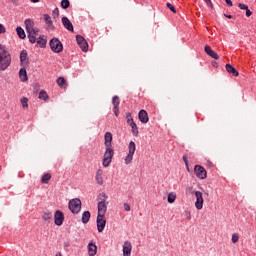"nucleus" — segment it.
Wrapping results in <instances>:
<instances>
[{"instance_id": "393cba45", "label": "nucleus", "mask_w": 256, "mask_h": 256, "mask_svg": "<svg viewBox=\"0 0 256 256\" xmlns=\"http://www.w3.org/2000/svg\"><path fill=\"white\" fill-rule=\"evenodd\" d=\"M177 199V194L175 192L168 193V203L174 204Z\"/></svg>"}, {"instance_id": "37998d69", "label": "nucleus", "mask_w": 256, "mask_h": 256, "mask_svg": "<svg viewBox=\"0 0 256 256\" xmlns=\"http://www.w3.org/2000/svg\"><path fill=\"white\" fill-rule=\"evenodd\" d=\"M204 2H205V4L207 5V7H209V8H214L213 3H212L211 0H207V1H204Z\"/></svg>"}, {"instance_id": "72a5a7b5", "label": "nucleus", "mask_w": 256, "mask_h": 256, "mask_svg": "<svg viewBox=\"0 0 256 256\" xmlns=\"http://www.w3.org/2000/svg\"><path fill=\"white\" fill-rule=\"evenodd\" d=\"M126 123H128V125H131L132 123H134L131 113H126Z\"/></svg>"}, {"instance_id": "3c124183", "label": "nucleus", "mask_w": 256, "mask_h": 256, "mask_svg": "<svg viewBox=\"0 0 256 256\" xmlns=\"http://www.w3.org/2000/svg\"><path fill=\"white\" fill-rule=\"evenodd\" d=\"M224 16H225L226 18H228V19L233 18V16H231V15H227V14H224Z\"/></svg>"}, {"instance_id": "bb28decb", "label": "nucleus", "mask_w": 256, "mask_h": 256, "mask_svg": "<svg viewBox=\"0 0 256 256\" xmlns=\"http://www.w3.org/2000/svg\"><path fill=\"white\" fill-rule=\"evenodd\" d=\"M129 125L132 128V135H134V137H138L139 129L137 127V124L135 122H132V124H129Z\"/></svg>"}, {"instance_id": "c756f323", "label": "nucleus", "mask_w": 256, "mask_h": 256, "mask_svg": "<svg viewBox=\"0 0 256 256\" xmlns=\"http://www.w3.org/2000/svg\"><path fill=\"white\" fill-rule=\"evenodd\" d=\"M43 220H44L46 223H50V221L52 220V214H51V212H46V213H44V215H43Z\"/></svg>"}, {"instance_id": "9d476101", "label": "nucleus", "mask_w": 256, "mask_h": 256, "mask_svg": "<svg viewBox=\"0 0 256 256\" xmlns=\"http://www.w3.org/2000/svg\"><path fill=\"white\" fill-rule=\"evenodd\" d=\"M76 40H77V43L79 44L80 48L82 49V51L87 52L89 45H88L87 41L85 40V38L81 35H77Z\"/></svg>"}, {"instance_id": "39448f33", "label": "nucleus", "mask_w": 256, "mask_h": 256, "mask_svg": "<svg viewBox=\"0 0 256 256\" xmlns=\"http://www.w3.org/2000/svg\"><path fill=\"white\" fill-rule=\"evenodd\" d=\"M115 155V152L113 148L106 147V151H104V158H103V166L109 167V165L112 163V159Z\"/></svg>"}, {"instance_id": "423d86ee", "label": "nucleus", "mask_w": 256, "mask_h": 256, "mask_svg": "<svg viewBox=\"0 0 256 256\" xmlns=\"http://www.w3.org/2000/svg\"><path fill=\"white\" fill-rule=\"evenodd\" d=\"M194 197L196 199L194 206L195 209L197 211H201L203 209V205H204V198H203V194L201 191H195L194 192Z\"/></svg>"}, {"instance_id": "c03bdc74", "label": "nucleus", "mask_w": 256, "mask_h": 256, "mask_svg": "<svg viewBox=\"0 0 256 256\" xmlns=\"http://www.w3.org/2000/svg\"><path fill=\"white\" fill-rule=\"evenodd\" d=\"M6 32V28L4 25L0 24V34H4Z\"/></svg>"}, {"instance_id": "4468645a", "label": "nucleus", "mask_w": 256, "mask_h": 256, "mask_svg": "<svg viewBox=\"0 0 256 256\" xmlns=\"http://www.w3.org/2000/svg\"><path fill=\"white\" fill-rule=\"evenodd\" d=\"M63 221H64L63 213L60 210L56 211V213H55V224H56V226H58V227L62 226Z\"/></svg>"}, {"instance_id": "de8ad7c7", "label": "nucleus", "mask_w": 256, "mask_h": 256, "mask_svg": "<svg viewBox=\"0 0 256 256\" xmlns=\"http://www.w3.org/2000/svg\"><path fill=\"white\" fill-rule=\"evenodd\" d=\"M114 115H119V107H114Z\"/></svg>"}, {"instance_id": "6ab92c4d", "label": "nucleus", "mask_w": 256, "mask_h": 256, "mask_svg": "<svg viewBox=\"0 0 256 256\" xmlns=\"http://www.w3.org/2000/svg\"><path fill=\"white\" fill-rule=\"evenodd\" d=\"M43 17H44L45 23L47 25V29L54 30L55 27L53 25V21H52L51 17L48 14H44Z\"/></svg>"}, {"instance_id": "aec40b11", "label": "nucleus", "mask_w": 256, "mask_h": 256, "mask_svg": "<svg viewBox=\"0 0 256 256\" xmlns=\"http://www.w3.org/2000/svg\"><path fill=\"white\" fill-rule=\"evenodd\" d=\"M225 69H226V71H227L229 74H232V75L235 76V77H237V76L239 75L238 70H237L234 66H232V65H230V64H226V65H225Z\"/></svg>"}, {"instance_id": "2eb2a0df", "label": "nucleus", "mask_w": 256, "mask_h": 256, "mask_svg": "<svg viewBox=\"0 0 256 256\" xmlns=\"http://www.w3.org/2000/svg\"><path fill=\"white\" fill-rule=\"evenodd\" d=\"M204 51L209 57L215 60L219 59V55L215 51H213L210 46H205Z\"/></svg>"}, {"instance_id": "473e14b6", "label": "nucleus", "mask_w": 256, "mask_h": 256, "mask_svg": "<svg viewBox=\"0 0 256 256\" xmlns=\"http://www.w3.org/2000/svg\"><path fill=\"white\" fill-rule=\"evenodd\" d=\"M39 98L47 101L49 99V96H48L47 92L43 90L40 92Z\"/></svg>"}, {"instance_id": "6e6552de", "label": "nucleus", "mask_w": 256, "mask_h": 256, "mask_svg": "<svg viewBox=\"0 0 256 256\" xmlns=\"http://www.w3.org/2000/svg\"><path fill=\"white\" fill-rule=\"evenodd\" d=\"M194 173L198 179H206L207 178V171L201 165L194 166Z\"/></svg>"}, {"instance_id": "ddd939ff", "label": "nucleus", "mask_w": 256, "mask_h": 256, "mask_svg": "<svg viewBox=\"0 0 256 256\" xmlns=\"http://www.w3.org/2000/svg\"><path fill=\"white\" fill-rule=\"evenodd\" d=\"M113 135L111 132L104 134V145L105 147L112 148Z\"/></svg>"}, {"instance_id": "0eeeda50", "label": "nucleus", "mask_w": 256, "mask_h": 256, "mask_svg": "<svg viewBox=\"0 0 256 256\" xmlns=\"http://www.w3.org/2000/svg\"><path fill=\"white\" fill-rule=\"evenodd\" d=\"M50 47L52 49V51H54L55 53H60L63 51V44L62 42L57 39V38H53L51 41H50Z\"/></svg>"}, {"instance_id": "a19ab883", "label": "nucleus", "mask_w": 256, "mask_h": 256, "mask_svg": "<svg viewBox=\"0 0 256 256\" xmlns=\"http://www.w3.org/2000/svg\"><path fill=\"white\" fill-rule=\"evenodd\" d=\"M238 7H239V9H241V10H248V6L247 5H245V4H243V3H239L238 4Z\"/></svg>"}, {"instance_id": "e433bc0d", "label": "nucleus", "mask_w": 256, "mask_h": 256, "mask_svg": "<svg viewBox=\"0 0 256 256\" xmlns=\"http://www.w3.org/2000/svg\"><path fill=\"white\" fill-rule=\"evenodd\" d=\"M27 56H28L27 52L26 51H22L21 54H20V61L22 63L25 62L26 59H27Z\"/></svg>"}, {"instance_id": "a18cd8bd", "label": "nucleus", "mask_w": 256, "mask_h": 256, "mask_svg": "<svg viewBox=\"0 0 256 256\" xmlns=\"http://www.w3.org/2000/svg\"><path fill=\"white\" fill-rule=\"evenodd\" d=\"M245 11H246L245 13L246 17H250L252 15V11L249 9V7Z\"/></svg>"}, {"instance_id": "8fccbe9b", "label": "nucleus", "mask_w": 256, "mask_h": 256, "mask_svg": "<svg viewBox=\"0 0 256 256\" xmlns=\"http://www.w3.org/2000/svg\"><path fill=\"white\" fill-rule=\"evenodd\" d=\"M186 217H187V219H190L191 218V213L190 212H186Z\"/></svg>"}, {"instance_id": "6e6d98bb", "label": "nucleus", "mask_w": 256, "mask_h": 256, "mask_svg": "<svg viewBox=\"0 0 256 256\" xmlns=\"http://www.w3.org/2000/svg\"><path fill=\"white\" fill-rule=\"evenodd\" d=\"M64 246H65V247H69V244H68V243H65Z\"/></svg>"}, {"instance_id": "7c9ffc66", "label": "nucleus", "mask_w": 256, "mask_h": 256, "mask_svg": "<svg viewBox=\"0 0 256 256\" xmlns=\"http://www.w3.org/2000/svg\"><path fill=\"white\" fill-rule=\"evenodd\" d=\"M51 174L47 173L45 175H43L42 177V183H45L47 185V183H49L50 179H51Z\"/></svg>"}, {"instance_id": "c85d7f7f", "label": "nucleus", "mask_w": 256, "mask_h": 256, "mask_svg": "<svg viewBox=\"0 0 256 256\" xmlns=\"http://www.w3.org/2000/svg\"><path fill=\"white\" fill-rule=\"evenodd\" d=\"M16 31H17L18 36L21 39H25L26 38L25 31L21 27H17Z\"/></svg>"}, {"instance_id": "f704fd0d", "label": "nucleus", "mask_w": 256, "mask_h": 256, "mask_svg": "<svg viewBox=\"0 0 256 256\" xmlns=\"http://www.w3.org/2000/svg\"><path fill=\"white\" fill-rule=\"evenodd\" d=\"M112 104H114V107H119L120 105V100L118 96L112 97Z\"/></svg>"}, {"instance_id": "c9c22d12", "label": "nucleus", "mask_w": 256, "mask_h": 256, "mask_svg": "<svg viewBox=\"0 0 256 256\" xmlns=\"http://www.w3.org/2000/svg\"><path fill=\"white\" fill-rule=\"evenodd\" d=\"M61 6L63 9H68L70 7V1L69 0H62Z\"/></svg>"}, {"instance_id": "a211bd4d", "label": "nucleus", "mask_w": 256, "mask_h": 256, "mask_svg": "<svg viewBox=\"0 0 256 256\" xmlns=\"http://www.w3.org/2000/svg\"><path fill=\"white\" fill-rule=\"evenodd\" d=\"M62 23L67 30L74 32L73 24L67 17L62 18Z\"/></svg>"}, {"instance_id": "2f4dec72", "label": "nucleus", "mask_w": 256, "mask_h": 256, "mask_svg": "<svg viewBox=\"0 0 256 256\" xmlns=\"http://www.w3.org/2000/svg\"><path fill=\"white\" fill-rule=\"evenodd\" d=\"M231 242H232L233 244H237V243L239 242V234L233 233V234H232V237H231Z\"/></svg>"}, {"instance_id": "5701e85b", "label": "nucleus", "mask_w": 256, "mask_h": 256, "mask_svg": "<svg viewBox=\"0 0 256 256\" xmlns=\"http://www.w3.org/2000/svg\"><path fill=\"white\" fill-rule=\"evenodd\" d=\"M36 42L41 48H44L46 46L47 39L44 35H42L38 39L36 38Z\"/></svg>"}, {"instance_id": "f8f14e48", "label": "nucleus", "mask_w": 256, "mask_h": 256, "mask_svg": "<svg viewBox=\"0 0 256 256\" xmlns=\"http://www.w3.org/2000/svg\"><path fill=\"white\" fill-rule=\"evenodd\" d=\"M40 32V30L38 28H35L31 31H28V38H29V41L34 44L36 43V40H37V36H38V33Z\"/></svg>"}, {"instance_id": "09e8293b", "label": "nucleus", "mask_w": 256, "mask_h": 256, "mask_svg": "<svg viewBox=\"0 0 256 256\" xmlns=\"http://www.w3.org/2000/svg\"><path fill=\"white\" fill-rule=\"evenodd\" d=\"M226 4L229 6H233V2L231 0H225Z\"/></svg>"}, {"instance_id": "4c0bfd02", "label": "nucleus", "mask_w": 256, "mask_h": 256, "mask_svg": "<svg viewBox=\"0 0 256 256\" xmlns=\"http://www.w3.org/2000/svg\"><path fill=\"white\" fill-rule=\"evenodd\" d=\"M21 103L24 109L28 108V99L26 97L21 99Z\"/></svg>"}, {"instance_id": "7ed1b4c3", "label": "nucleus", "mask_w": 256, "mask_h": 256, "mask_svg": "<svg viewBox=\"0 0 256 256\" xmlns=\"http://www.w3.org/2000/svg\"><path fill=\"white\" fill-rule=\"evenodd\" d=\"M82 202L79 198H74L69 202V209L73 214H79L81 211Z\"/></svg>"}, {"instance_id": "ea45409f", "label": "nucleus", "mask_w": 256, "mask_h": 256, "mask_svg": "<svg viewBox=\"0 0 256 256\" xmlns=\"http://www.w3.org/2000/svg\"><path fill=\"white\" fill-rule=\"evenodd\" d=\"M59 15H60L59 9H58V8H55L54 11H53V17H54V19H55V18H58Z\"/></svg>"}, {"instance_id": "dca6fc26", "label": "nucleus", "mask_w": 256, "mask_h": 256, "mask_svg": "<svg viewBox=\"0 0 256 256\" xmlns=\"http://www.w3.org/2000/svg\"><path fill=\"white\" fill-rule=\"evenodd\" d=\"M138 119H140V123H147L149 121L148 113L145 110H140L138 112Z\"/></svg>"}, {"instance_id": "58836bf2", "label": "nucleus", "mask_w": 256, "mask_h": 256, "mask_svg": "<svg viewBox=\"0 0 256 256\" xmlns=\"http://www.w3.org/2000/svg\"><path fill=\"white\" fill-rule=\"evenodd\" d=\"M166 7H168V9H170V11H172L173 13L177 12L174 5H172L171 3H166Z\"/></svg>"}, {"instance_id": "412c9836", "label": "nucleus", "mask_w": 256, "mask_h": 256, "mask_svg": "<svg viewBox=\"0 0 256 256\" xmlns=\"http://www.w3.org/2000/svg\"><path fill=\"white\" fill-rule=\"evenodd\" d=\"M34 25H35V23H34V21L31 20V19H27V20L25 21V26H26V31H27V33L36 29V28L34 27Z\"/></svg>"}, {"instance_id": "20e7f679", "label": "nucleus", "mask_w": 256, "mask_h": 256, "mask_svg": "<svg viewBox=\"0 0 256 256\" xmlns=\"http://www.w3.org/2000/svg\"><path fill=\"white\" fill-rule=\"evenodd\" d=\"M135 151L136 144L134 141H130V144H128V155H126V159H124V163H126V165H130L132 163Z\"/></svg>"}, {"instance_id": "49530a36", "label": "nucleus", "mask_w": 256, "mask_h": 256, "mask_svg": "<svg viewBox=\"0 0 256 256\" xmlns=\"http://www.w3.org/2000/svg\"><path fill=\"white\" fill-rule=\"evenodd\" d=\"M182 159L184 160V164L186 165V167H188V159H187V156H186V155L182 156Z\"/></svg>"}, {"instance_id": "a878e982", "label": "nucleus", "mask_w": 256, "mask_h": 256, "mask_svg": "<svg viewBox=\"0 0 256 256\" xmlns=\"http://www.w3.org/2000/svg\"><path fill=\"white\" fill-rule=\"evenodd\" d=\"M91 213L89 211H85L82 215V222L83 224H88L90 221Z\"/></svg>"}, {"instance_id": "1a4fd4ad", "label": "nucleus", "mask_w": 256, "mask_h": 256, "mask_svg": "<svg viewBox=\"0 0 256 256\" xmlns=\"http://www.w3.org/2000/svg\"><path fill=\"white\" fill-rule=\"evenodd\" d=\"M107 220L105 216L103 215H98L97 216V229L99 233H103L106 227Z\"/></svg>"}, {"instance_id": "cd10ccee", "label": "nucleus", "mask_w": 256, "mask_h": 256, "mask_svg": "<svg viewBox=\"0 0 256 256\" xmlns=\"http://www.w3.org/2000/svg\"><path fill=\"white\" fill-rule=\"evenodd\" d=\"M57 83H58V85H59L61 88H66V87H67L66 80H65V78H63V77H59V78L57 79Z\"/></svg>"}, {"instance_id": "79ce46f5", "label": "nucleus", "mask_w": 256, "mask_h": 256, "mask_svg": "<svg viewBox=\"0 0 256 256\" xmlns=\"http://www.w3.org/2000/svg\"><path fill=\"white\" fill-rule=\"evenodd\" d=\"M124 211L126 212H130L131 211V207L128 203H124Z\"/></svg>"}, {"instance_id": "b1692460", "label": "nucleus", "mask_w": 256, "mask_h": 256, "mask_svg": "<svg viewBox=\"0 0 256 256\" xmlns=\"http://www.w3.org/2000/svg\"><path fill=\"white\" fill-rule=\"evenodd\" d=\"M20 79L25 82L28 80L27 71L25 68H21L19 71Z\"/></svg>"}, {"instance_id": "4be33fe9", "label": "nucleus", "mask_w": 256, "mask_h": 256, "mask_svg": "<svg viewBox=\"0 0 256 256\" xmlns=\"http://www.w3.org/2000/svg\"><path fill=\"white\" fill-rule=\"evenodd\" d=\"M95 179H96L98 185H103L104 180H103V170L102 169L97 170Z\"/></svg>"}, {"instance_id": "f03ea898", "label": "nucleus", "mask_w": 256, "mask_h": 256, "mask_svg": "<svg viewBox=\"0 0 256 256\" xmlns=\"http://www.w3.org/2000/svg\"><path fill=\"white\" fill-rule=\"evenodd\" d=\"M98 199V216H105V214L107 213L108 196L106 193L103 192L99 195Z\"/></svg>"}, {"instance_id": "f3484780", "label": "nucleus", "mask_w": 256, "mask_h": 256, "mask_svg": "<svg viewBox=\"0 0 256 256\" xmlns=\"http://www.w3.org/2000/svg\"><path fill=\"white\" fill-rule=\"evenodd\" d=\"M97 250H98V247L96 246V244L93 243V242H90L89 245H88V255L89 256H96Z\"/></svg>"}, {"instance_id": "4d7b16f0", "label": "nucleus", "mask_w": 256, "mask_h": 256, "mask_svg": "<svg viewBox=\"0 0 256 256\" xmlns=\"http://www.w3.org/2000/svg\"><path fill=\"white\" fill-rule=\"evenodd\" d=\"M204 2H206L207 0H203Z\"/></svg>"}, {"instance_id": "603ef678", "label": "nucleus", "mask_w": 256, "mask_h": 256, "mask_svg": "<svg viewBox=\"0 0 256 256\" xmlns=\"http://www.w3.org/2000/svg\"><path fill=\"white\" fill-rule=\"evenodd\" d=\"M55 256H63L61 252H57Z\"/></svg>"}, {"instance_id": "864d4df0", "label": "nucleus", "mask_w": 256, "mask_h": 256, "mask_svg": "<svg viewBox=\"0 0 256 256\" xmlns=\"http://www.w3.org/2000/svg\"><path fill=\"white\" fill-rule=\"evenodd\" d=\"M32 2H34V3H37V2H39L40 0H31Z\"/></svg>"}, {"instance_id": "f257e3e1", "label": "nucleus", "mask_w": 256, "mask_h": 256, "mask_svg": "<svg viewBox=\"0 0 256 256\" xmlns=\"http://www.w3.org/2000/svg\"><path fill=\"white\" fill-rule=\"evenodd\" d=\"M12 58L7 49L0 45V73L5 71L11 64Z\"/></svg>"}, {"instance_id": "9b49d317", "label": "nucleus", "mask_w": 256, "mask_h": 256, "mask_svg": "<svg viewBox=\"0 0 256 256\" xmlns=\"http://www.w3.org/2000/svg\"><path fill=\"white\" fill-rule=\"evenodd\" d=\"M132 252V244L129 241L124 242V246H122L123 256H131Z\"/></svg>"}, {"instance_id": "5fc2aeb1", "label": "nucleus", "mask_w": 256, "mask_h": 256, "mask_svg": "<svg viewBox=\"0 0 256 256\" xmlns=\"http://www.w3.org/2000/svg\"><path fill=\"white\" fill-rule=\"evenodd\" d=\"M13 3H17L18 2V0H11Z\"/></svg>"}]
</instances>
